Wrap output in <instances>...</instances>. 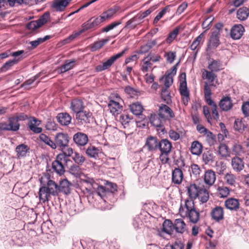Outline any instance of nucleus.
Returning <instances> with one entry per match:
<instances>
[{"instance_id":"a211bd4d","label":"nucleus","mask_w":249,"mask_h":249,"mask_svg":"<svg viewBox=\"0 0 249 249\" xmlns=\"http://www.w3.org/2000/svg\"><path fill=\"white\" fill-rule=\"evenodd\" d=\"M245 32V28L241 24H235L231 29V37L234 40L241 38Z\"/></svg>"},{"instance_id":"6ab92c4d","label":"nucleus","mask_w":249,"mask_h":249,"mask_svg":"<svg viewBox=\"0 0 249 249\" xmlns=\"http://www.w3.org/2000/svg\"><path fill=\"white\" fill-rule=\"evenodd\" d=\"M219 106L222 111H228L231 110L233 106L231 97L230 96H223L219 102Z\"/></svg>"},{"instance_id":"f8f14e48","label":"nucleus","mask_w":249,"mask_h":249,"mask_svg":"<svg viewBox=\"0 0 249 249\" xmlns=\"http://www.w3.org/2000/svg\"><path fill=\"white\" fill-rule=\"evenodd\" d=\"M206 23V21L202 23V27L203 28H206V30L204 31L203 32L201 33L192 42V44L190 46V48L192 50L195 51L196 50L195 53V55H196L199 49V45L202 44L203 42L205 40V34L207 30L209 29V27H208L209 24H208L206 26H205V24Z\"/></svg>"},{"instance_id":"4d7b16f0","label":"nucleus","mask_w":249,"mask_h":249,"mask_svg":"<svg viewBox=\"0 0 249 249\" xmlns=\"http://www.w3.org/2000/svg\"><path fill=\"white\" fill-rule=\"evenodd\" d=\"M164 80V85L161 88L169 89L173 83V76L171 73H168L162 77Z\"/></svg>"},{"instance_id":"f704fd0d","label":"nucleus","mask_w":249,"mask_h":249,"mask_svg":"<svg viewBox=\"0 0 249 249\" xmlns=\"http://www.w3.org/2000/svg\"><path fill=\"white\" fill-rule=\"evenodd\" d=\"M202 149L203 146L198 141H195L192 143L190 151L193 155H200L202 152Z\"/></svg>"},{"instance_id":"5701e85b","label":"nucleus","mask_w":249,"mask_h":249,"mask_svg":"<svg viewBox=\"0 0 249 249\" xmlns=\"http://www.w3.org/2000/svg\"><path fill=\"white\" fill-rule=\"evenodd\" d=\"M71 0H54L52 7L56 11H64Z\"/></svg>"},{"instance_id":"dca6fc26","label":"nucleus","mask_w":249,"mask_h":249,"mask_svg":"<svg viewBox=\"0 0 249 249\" xmlns=\"http://www.w3.org/2000/svg\"><path fill=\"white\" fill-rule=\"evenodd\" d=\"M211 216L215 222H219L224 219V208L221 206H216L211 210Z\"/></svg>"},{"instance_id":"7ed1b4c3","label":"nucleus","mask_w":249,"mask_h":249,"mask_svg":"<svg viewBox=\"0 0 249 249\" xmlns=\"http://www.w3.org/2000/svg\"><path fill=\"white\" fill-rule=\"evenodd\" d=\"M187 191L189 199L194 200L198 197L201 203H204L209 199V192L202 184L191 183L187 187Z\"/></svg>"},{"instance_id":"393cba45","label":"nucleus","mask_w":249,"mask_h":249,"mask_svg":"<svg viewBox=\"0 0 249 249\" xmlns=\"http://www.w3.org/2000/svg\"><path fill=\"white\" fill-rule=\"evenodd\" d=\"M172 144L168 140L164 139L161 140L159 143L158 148L160 152L171 153Z\"/></svg>"},{"instance_id":"4468645a","label":"nucleus","mask_w":249,"mask_h":249,"mask_svg":"<svg viewBox=\"0 0 249 249\" xmlns=\"http://www.w3.org/2000/svg\"><path fill=\"white\" fill-rule=\"evenodd\" d=\"M224 206L231 211L237 212L240 209L239 200L234 197H229L224 202Z\"/></svg>"},{"instance_id":"c9c22d12","label":"nucleus","mask_w":249,"mask_h":249,"mask_svg":"<svg viewBox=\"0 0 249 249\" xmlns=\"http://www.w3.org/2000/svg\"><path fill=\"white\" fill-rule=\"evenodd\" d=\"M75 60H66L65 64L61 65L58 69V72L59 73H62L65 72L69 70L72 69L74 67V63Z\"/></svg>"},{"instance_id":"3c124183","label":"nucleus","mask_w":249,"mask_h":249,"mask_svg":"<svg viewBox=\"0 0 249 249\" xmlns=\"http://www.w3.org/2000/svg\"><path fill=\"white\" fill-rule=\"evenodd\" d=\"M189 171L191 177L197 178L200 177L201 170L200 167L196 164L193 163L190 167Z\"/></svg>"},{"instance_id":"aec40b11","label":"nucleus","mask_w":249,"mask_h":249,"mask_svg":"<svg viewBox=\"0 0 249 249\" xmlns=\"http://www.w3.org/2000/svg\"><path fill=\"white\" fill-rule=\"evenodd\" d=\"M73 141L77 146H82L88 143L89 138L86 134L79 132L74 134Z\"/></svg>"},{"instance_id":"7c9ffc66","label":"nucleus","mask_w":249,"mask_h":249,"mask_svg":"<svg viewBox=\"0 0 249 249\" xmlns=\"http://www.w3.org/2000/svg\"><path fill=\"white\" fill-rule=\"evenodd\" d=\"M210 63L208 66V69L214 72H218L222 70V62L220 60H214L213 58L209 59Z\"/></svg>"},{"instance_id":"49530a36","label":"nucleus","mask_w":249,"mask_h":249,"mask_svg":"<svg viewBox=\"0 0 249 249\" xmlns=\"http://www.w3.org/2000/svg\"><path fill=\"white\" fill-rule=\"evenodd\" d=\"M29 149V147L24 144H21L17 146L16 148V151L17 153L18 158L25 156Z\"/></svg>"},{"instance_id":"cd10ccee","label":"nucleus","mask_w":249,"mask_h":249,"mask_svg":"<svg viewBox=\"0 0 249 249\" xmlns=\"http://www.w3.org/2000/svg\"><path fill=\"white\" fill-rule=\"evenodd\" d=\"M40 121L35 117H31L28 123V126L30 130L35 133H40L42 131L41 127H37Z\"/></svg>"},{"instance_id":"f257e3e1","label":"nucleus","mask_w":249,"mask_h":249,"mask_svg":"<svg viewBox=\"0 0 249 249\" xmlns=\"http://www.w3.org/2000/svg\"><path fill=\"white\" fill-rule=\"evenodd\" d=\"M40 181L41 186L39 190L38 196L39 200L43 203L49 201L51 196H57L60 192L66 195L71 193V184L67 179L60 181L59 185L47 176L42 177Z\"/></svg>"},{"instance_id":"2f4dec72","label":"nucleus","mask_w":249,"mask_h":249,"mask_svg":"<svg viewBox=\"0 0 249 249\" xmlns=\"http://www.w3.org/2000/svg\"><path fill=\"white\" fill-rule=\"evenodd\" d=\"M85 106L83 102L78 99H74L71 102V108L76 113L83 110Z\"/></svg>"},{"instance_id":"a878e982","label":"nucleus","mask_w":249,"mask_h":249,"mask_svg":"<svg viewBox=\"0 0 249 249\" xmlns=\"http://www.w3.org/2000/svg\"><path fill=\"white\" fill-rule=\"evenodd\" d=\"M231 167L233 170L237 172H240L244 168V162L242 159L238 157H234L231 159Z\"/></svg>"},{"instance_id":"423d86ee","label":"nucleus","mask_w":249,"mask_h":249,"mask_svg":"<svg viewBox=\"0 0 249 249\" xmlns=\"http://www.w3.org/2000/svg\"><path fill=\"white\" fill-rule=\"evenodd\" d=\"M20 124L13 115L8 118L7 122H0V131H18L20 128Z\"/></svg>"},{"instance_id":"c756f323","label":"nucleus","mask_w":249,"mask_h":249,"mask_svg":"<svg viewBox=\"0 0 249 249\" xmlns=\"http://www.w3.org/2000/svg\"><path fill=\"white\" fill-rule=\"evenodd\" d=\"M201 73L202 79L207 80L209 84L213 83L215 79L217 78V75L210 70L203 69L201 70Z\"/></svg>"},{"instance_id":"338daca9","label":"nucleus","mask_w":249,"mask_h":249,"mask_svg":"<svg viewBox=\"0 0 249 249\" xmlns=\"http://www.w3.org/2000/svg\"><path fill=\"white\" fill-rule=\"evenodd\" d=\"M206 137V140L210 145L214 144L215 142V136L210 130H208L204 134Z\"/></svg>"},{"instance_id":"4c0bfd02","label":"nucleus","mask_w":249,"mask_h":249,"mask_svg":"<svg viewBox=\"0 0 249 249\" xmlns=\"http://www.w3.org/2000/svg\"><path fill=\"white\" fill-rule=\"evenodd\" d=\"M38 140L44 142L45 144L49 146L52 149H56L54 142L46 134L41 133L39 136Z\"/></svg>"},{"instance_id":"052dcab7","label":"nucleus","mask_w":249,"mask_h":249,"mask_svg":"<svg viewBox=\"0 0 249 249\" xmlns=\"http://www.w3.org/2000/svg\"><path fill=\"white\" fill-rule=\"evenodd\" d=\"M157 5H154L150 7L148 9L146 10L145 11L137 15L138 17H139V20H142V19L150 15L153 11L156 10L157 8Z\"/></svg>"},{"instance_id":"13d9d810","label":"nucleus","mask_w":249,"mask_h":249,"mask_svg":"<svg viewBox=\"0 0 249 249\" xmlns=\"http://www.w3.org/2000/svg\"><path fill=\"white\" fill-rule=\"evenodd\" d=\"M170 5H167L165 6L159 14L156 16L153 20V23L156 24L161 19L166 13L170 12Z\"/></svg>"},{"instance_id":"473e14b6","label":"nucleus","mask_w":249,"mask_h":249,"mask_svg":"<svg viewBox=\"0 0 249 249\" xmlns=\"http://www.w3.org/2000/svg\"><path fill=\"white\" fill-rule=\"evenodd\" d=\"M174 230L178 233H183L186 230V225L181 218L176 219L174 222Z\"/></svg>"},{"instance_id":"c03bdc74","label":"nucleus","mask_w":249,"mask_h":249,"mask_svg":"<svg viewBox=\"0 0 249 249\" xmlns=\"http://www.w3.org/2000/svg\"><path fill=\"white\" fill-rule=\"evenodd\" d=\"M152 65L153 64L152 62H150L148 59H147L145 57L142 60L140 66H141V70L143 72H146L149 71L150 70H152Z\"/></svg>"},{"instance_id":"39448f33","label":"nucleus","mask_w":249,"mask_h":249,"mask_svg":"<svg viewBox=\"0 0 249 249\" xmlns=\"http://www.w3.org/2000/svg\"><path fill=\"white\" fill-rule=\"evenodd\" d=\"M180 83L179 85V93L181 96L182 102L185 106H187L190 101V92L187 87L186 73L182 72L179 76Z\"/></svg>"},{"instance_id":"a18cd8bd","label":"nucleus","mask_w":249,"mask_h":249,"mask_svg":"<svg viewBox=\"0 0 249 249\" xmlns=\"http://www.w3.org/2000/svg\"><path fill=\"white\" fill-rule=\"evenodd\" d=\"M141 22V20H139V17L136 16L126 22L124 28L129 30L134 29Z\"/></svg>"},{"instance_id":"b1692460","label":"nucleus","mask_w":249,"mask_h":249,"mask_svg":"<svg viewBox=\"0 0 249 249\" xmlns=\"http://www.w3.org/2000/svg\"><path fill=\"white\" fill-rule=\"evenodd\" d=\"M159 142L156 137L149 136L146 139L145 146L150 151H155L158 148Z\"/></svg>"},{"instance_id":"603ef678","label":"nucleus","mask_w":249,"mask_h":249,"mask_svg":"<svg viewBox=\"0 0 249 249\" xmlns=\"http://www.w3.org/2000/svg\"><path fill=\"white\" fill-rule=\"evenodd\" d=\"M161 99L167 104H170L172 103L171 96L169 89L161 88Z\"/></svg>"},{"instance_id":"bb28decb","label":"nucleus","mask_w":249,"mask_h":249,"mask_svg":"<svg viewBox=\"0 0 249 249\" xmlns=\"http://www.w3.org/2000/svg\"><path fill=\"white\" fill-rule=\"evenodd\" d=\"M92 113L83 110L76 113V117L82 124L90 123Z\"/></svg>"},{"instance_id":"72a5a7b5","label":"nucleus","mask_w":249,"mask_h":249,"mask_svg":"<svg viewBox=\"0 0 249 249\" xmlns=\"http://www.w3.org/2000/svg\"><path fill=\"white\" fill-rule=\"evenodd\" d=\"M57 121L63 125H68L71 121V118L67 113H60L56 116Z\"/></svg>"},{"instance_id":"1a4fd4ad","label":"nucleus","mask_w":249,"mask_h":249,"mask_svg":"<svg viewBox=\"0 0 249 249\" xmlns=\"http://www.w3.org/2000/svg\"><path fill=\"white\" fill-rule=\"evenodd\" d=\"M127 50V49H125L121 52L112 55L106 61L103 63L102 64L97 65L95 68L96 71L100 72L110 68L118 59L122 57L125 53Z\"/></svg>"},{"instance_id":"ea45409f","label":"nucleus","mask_w":249,"mask_h":249,"mask_svg":"<svg viewBox=\"0 0 249 249\" xmlns=\"http://www.w3.org/2000/svg\"><path fill=\"white\" fill-rule=\"evenodd\" d=\"M131 112L135 115H140L143 111L142 105L138 103H134L129 106Z\"/></svg>"},{"instance_id":"6e6d98bb","label":"nucleus","mask_w":249,"mask_h":249,"mask_svg":"<svg viewBox=\"0 0 249 249\" xmlns=\"http://www.w3.org/2000/svg\"><path fill=\"white\" fill-rule=\"evenodd\" d=\"M214 159V157L212 152L207 151L202 155V160L205 164L212 163Z\"/></svg>"},{"instance_id":"58836bf2","label":"nucleus","mask_w":249,"mask_h":249,"mask_svg":"<svg viewBox=\"0 0 249 249\" xmlns=\"http://www.w3.org/2000/svg\"><path fill=\"white\" fill-rule=\"evenodd\" d=\"M163 231L168 234H172L174 231V223L170 219H166L163 223Z\"/></svg>"},{"instance_id":"37998d69","label":"nucleus","mask_w":249,"mask_h":249,"mask_svg":"<svg viewBox=\"0 0 249 249\" xmlns=\"http://www.w3.org/2000/svg\"><path fill=\"white\" fill-rule=\"evenodd\" d=\"M249 16V10L246 7L239 8L237 11V18L240 20H246Z\"/></svg>"},{"instance_id":"6e6552de","label":"nucleus","mask_w":249,"mask_h":249,"mask_svg":"<svg viewBox=\"0 0 249 249\" xmlns=\"http://www.w3.org/2000/svg\"><path fill=\"white\" fill-rule=\"evenodd\" d=\"M70 138L68 134L65 133L59 132L56 134L54 137V144L56 148L58 147L60 150H65L70 142Z\"/></svg>"},{"instance_id":"e433bc0d","label":"nucleus","mask_w":249,"mask_h":249,"mask_svg":"<svg viewBox=\"0 0 249 249\" xmlns=\"http://www.w3.org/2000/svg\"><path fill=\"white\" fill-rule=\"evenodd\" d=\"M133 117L129 115L127 112H124L120 115L119 121L124 128L129 126V123L132 120Z\"/></svg>"},{"instance_id":"de8ad7c7","label":"nucleus","mask_w":249,"mask_h":249,"mask_svg":"<svg viewBox=\"0 0 249 249\" xmlns=\"http://www.w3.org/2000/svg\"><path fill=\"white\" fill-rule=\"evenodd\" d=\"M116 13V10L115 9L110 8L102 13L100 16L104 22L111 19Z\"/></svg>"},{"instance_id":"20e7f679","label":"nucleus","mask_w":249,"mask_h":249,"mask_svg":"<svg viewBox=\"0 0 249 249\" xmlns=\"http://www.w3.org/2000/svg\"><path fill=\"white\" fill-rule=\"evenodd\" d=\"M104 22L101 16L96 18L93 17L84 22L82 25V29L79 32H76L63 40V43L66 44L73 40L76 37L80 35L83 32L99 26L101 23Z\"/></svg>"},{"instance_id":"5fc2aeb1","label":"nucleus","mask_w":249,"mask_h":249,"mask_svg":"<svg viewBox=\"0 0 249 249\" xmlns=\"http://www.w3.org/2000/svg\"><path fill=\"white\" fill-rule=\"evenodd\" d=\"M107 41V39H103L94 42L93 43L90 45V50L92 52H94L101 49Z\"/></svg>"},{"instance_id":"8fccbe9b","label":"nucleus","mask_w":249,"mask_h":249,"mask_svg":"<svg viewBox=\"0 0 249 249\" xmlns=\"http://www.w3.org/2000/svg\"><path fill=\"white\" fill-rule=\"evenodd\" d=\"M181 28L177 26L172 31L170 32L166 39V42L167 44H171L178 35Z\"/></svg>"},{"instance_id":"0eeeda50","label":"nucleus","mask_w":249,"mask_h":249,"mask_svg":"<svg viewBox=\"0 0 249 249\" xmlns=\"http://www.w3.org/2000/svg\"><path fill=\"white\" fill-rule=\"evenodd\" d=\"M67 161L64 155H57L55 160L52 164L53 171L60 176L63 175L65 172V166L67 165Z\"/></svg>"},{"instance_id":"79ce46f5","label":"nucleus","mask_w":249,"mask_h":249,"mask_svg":"<svg viewBox=\"0 0 249 249\" xmlns=\"http://www.w3.org/2000/svg\"><path fill=\"white\" fill-rule=\"evenodd\" d=\"M86 154L89 157L97 159L99 157L100 149L93 145H89L86 151Z\"/></svg>"},{"instance_id":"412c9836","label":"nucleus","mask_w":249,"mask_h":249,"mask_svg":"<svg viewBox=\"0 0 249 249\" xmlns=\"http://www.w3.org/2000/svg\"><path fill=\"white\" fill-rule=\"evenodd\" d=\"M216 86V84L214 83L208 84L207 82H204L203 89L204 99L207 104H211L212 102H213L211 98L212 94L211 87H214L215 88Z\"/></svg>"},{"instance_id":"f3484780","label":"nucleus","mask_w":249,"mask_h":249,"mask_svg":"<svg viewBox=\"0 0 249 249\" xmlns=\"http://www.w3.org/2000/svg\"><path fill=\"white\" fill-rule=\"evenodd\" d=\"M220 33L219 31H214L212 32L210 38L208 41V48L211 49H215L217 48L220 44Z\"/></svg>"},{"instance_id":"9d476101","label":"nucleus","mask_w":249,"mask_h":249,"mask_svg":"<svg viewBox=\"0 0 249 249\" xmlns=\"http://www.w3.org/2000/svg\"><path fill=\"white\" fill-rule=\"evenodd\" d=\"M122 99L117 95L115 99L110 100L108 104L110 112L114 116L119 114L123 110V106L121 105Z\"/></svg>"},{"instance_id":"774afa93","label":"nucleus","mask_w":249,"mask_h":249,"mask_svg":"<svg viewBox=\"0 0 249 249\" xmlns=\"http://www.w3.org/2000/svg\"><path fill=\"white\" fill-rule=\"evenodd\" d=\"M165 57L168 62L172 63L176 57V52L170 51L166 53H165Z\"/></svg>"},{"instance_id":"2eb2a0df","label":"nucleus","mask_w":249,"mask_h":249,"mask_svg":"<svg viewBox=\"0 0 249 249\" xmlns=\"http://www.w3.org/2000/svg\"><path fill=\"white\" fill-rule=\"evenodd\" d=\"M202 178L205 184L210 187L214 184L216 176L215 172L213 170L208 169L205 172Z\"/></svg>"},{"instance_id":"680f3d73","label":"nucleus","mask_w":249,"mask_h":249,"mask_svg":"<svg viewBox=\"0 0 249 249\" xmlns=\"http://www.w3.org/2000/svg\"><path fill=\"white\" fill-rule=\"evenodd\" d=\"M246 125L242 121L239 119H236L234 123V128L235 130L240 133H242L246 127Z\"/></svg>"},{"instance_id":"f03ea898","label":"nucleus","mask_w":249,"mask_h":249,"mask_svg":"<svg viewBox=\"0 0 249 249\" xmlns=\"http://www.w3.org/2000/svg\"><path fill=\"white\" fill-rule=\"evenodd\" d=\"M179 213L183 218H188L190 222L196 223L199 219V213L195 207L194 200L186 199L184 205H180Z\"/></svg>"},{"instance_id":"a19ab883","label":"nucleus","mask_w":249,"mask_h":249,"mask_svg":"<svg viewBox=\"0 0 249 249\" xmlns=\"http://www.w3.org/2000/svg\"><path fill=\"white\" fill-rule=\"evenodd\" d=\"M24 57L22 56L18 59H14L13 60H9L3 64V65L0 68V71L1 72H4L10 70L12 67L17 64L19 61L23 59Z\"/></svg>"},{"instance_id":"ddd939ff","label":"nucleus","mask_w":249,"mask_h":249,"mask_svg":"<svg viewBox=\"0 0 249 249\" xmlns=\"http://www.w3.org/2000/svg\"><path fill=\"white\" fill-rule=\"evenodd\" d=\"M158 114L161 119L170 120L175 117V114L172 109L165 104H161L159 107Z\"/></svg>"},{"instance_id":"09e8293b","label":"nucleus","mask_w":249,"mask_h":249,"mask_svg":"<svg viewBox=\"0 0 249 249\" xmlns=\"http://www.w3.org/2000/svg\"><path fill=\"white\" fill-rule=\"evenodd\" d=\"M157 44L156 40H154L148 42L146 44L141 47L138 53L140 54H143L147 53L152 47Z\"/></svg>"},{"instance_id":"0e129e2a","label":"nucleus","mask_w":249,"mask_h":249,"mask_svg":"<svg viewBox=\"0 0 249 249\" xmlns=\"http://www.w3.org/2000/svg\"><path fill=\"white\" fill-rule=\"evenodd\" d=\"M218 152L219 154L223 157H226L229 156V149L227 146L225 144H220L218 147Z\"/></svg>"},{"instance_id":"bf43d9fd","label":"nucleus","mask_w":249,"mask_h":249,"mask_svg":"<svg viewBox=\"0 0 249 249\" xmlns=\"http://www.w3.org/2000/svg\"><path fill=\"white\" fill-rule=\"evenodd\" d=\"M217 191L218 196L221 198L226 197L230 195V190L227 187H218Z\"/></svg>"},{"instance_id":"c85d7f7f","label":"nucleus","mask_w":249,"mask_h":249,"mask_svg":"<svg viewBox=\"0 0 249 249\" xmlns=\"http://www.w3.org/2000/svg\"><path fill=\"white\" fill-rule=\"evenodd\" d=\"M165 121L164 119H161V116L159 114L153 113L151 114L150 122L151 124L156 127H161L163 125V123Z\"/></svg>"},{"instance_id":"864d4df0","label":"nucleus","mask_w":249,"mask_h":249,"mask_svg":"<svg viewBox=\"0 0 249 249\" xmlns=\"http://www.w3.org/2000/svg\"><path fill=\"white\" fill-rule=\"evenodd\" d=\"M224 179L227 184L231 186H234L236 182V178L234 174L230 172L225 174Z\"/></svg>"},{"instance_id":"4be33fe9","label":"nucleus","mask_w":249,"mask_h":249,"mask_svg":"<svg viewBox=\"0 0 249 249\" xmlns=\"http://www.w3.org/2000/svg\"><path fill=\"white\" fill-rule=\"evenodd\" d=\"M183 173L179 167L175 168L172 172V181L177 185L180 184L183 179Z\"/></svg>"},{"instance_id":"9b49d317","label":"nucleus","mask_w":249,"mask_h":249,"mask_svg":"<svg viewBox=\"0 0 249 249\" xmlns=\"http://www.w3.org/2000/svg\"><path fill=\"white\" fill-rule=\"evenodd\" d=\"M49 18V13L46 12L38 20L32 21L27 23L26 27L28 29L34 31L46 23Z\"/></svg>"},{"instance_id":"e2e57ef3","label":"nucleus","mask_w":249,"mask_h":249,"mask_svg":"<svg viewBox=\"0 0 249 249\" xmlns=\"http://www.w3.org/2000/svg\"><path fill=\"white\" fill-rule=\"evenodd\" d=\"M208 105L211 107L213 118L217 121L219 119V116L216 104L213 101L212 102V104Z\"/></svg>"},{"instance_id":"69168bd1","label":"nucleus","mask_w":249,"mask_h":249,"mask_svg":"<svg viewBox=\"0 0 249 249\" xmlns=\"http://www.w3.org/2000/svg\"><path fill=\"white\" fill-rule=\"evenodd\" d=\"M75 163L79 165H82L85 160V157L81 154L75 152L72 157Z\"/></svg>"}]
</instances>
